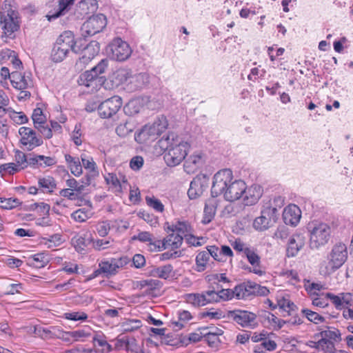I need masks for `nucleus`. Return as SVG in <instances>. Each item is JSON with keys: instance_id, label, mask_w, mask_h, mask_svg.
<instances>
[{"instance_id": "1", "label": "nucleus", "mask_w": 353, "mask_h": 353, "mask_svg": "<svg viewBox=\"0 0 353 353\" xmlns=\"http://www.w3.org/2000/svg\"><path fill=\"white\" fill-rule=\"evenodd\" d=\"M211 188L212 197L223 194L225 200L234 201L239 199L246 190L243 181L233 179L232 172L230 169H223L217 172L214 177Z\"/></svg>"}, {"instance_id": "2", "label": "nucleus", "mask_w": 353, "mask_h": 353, "mask_svg": "<svg viewBox=\"0 0 353 353\" xmlns=\"http://www.w3.org/2000/svg\"><path fill=\"white\" fill-rule=\"evenodd\" d=\"M158 145L164 150V160L170 167L180 164L185 159L190 149V144L174 133L161 139Z\"/></svg>"}, {"instance_id": "3", "label": "nucleus", "mask_w": 353, "mask_h": 353, "mask_svg": "<svg viewBox=\"0 0 353 353\" xmlns=\"http://www.w3.org/2000/svg\"><path fill=\"white\" fill-rule=\"evenodd\" d=\"M0 26L2 38H12L19 28V13L10 3L5 2L0 11Z\"/></svg>"}, {"instance_id": "4", "label": "nucleus", "mask_w": 353, "mask_h": 353, "mask_svg": "<svg viewBox=\"0 0 353 353\" xmlns=\"http://www.w3.org/2000/svg\"><path fill=\"white\" fill-rule=\"evenodd\" d=\"M329 261L321 265L320 272L326 276L330 275L343 265L347 258V247L344 243H336L329 254Z\"/></svg>"}, {"instance_id": "5", "label": "nucleus", "mask_w": 353, "mask_h": 353, "mask_svg": "<svg viewBox=\"0 0 353 353\" xmlns=\"http://www.w3.org/2000/svg\"><path fill=\"white\" fill-rule=\"evenodd\" d=\"M310 233V247L311 249H319L327 244L331 236V228L329 224L312 221L307 225Z\"/></svg>"}, {"instance_id": "6", "label": "nucleus", "mask_w": 353, "mask_h": 353, "mask_svg": "<svg viewBox=\"0 0 353 353\" xmlns=\"http://www.w3.org/2000/svg\"><path fill=\"white\" fill-rule=\"evenodd\" d=\"M167 122L165 118L158 119L152 124L145 125L141 131L135 135V140L143 143L155 140L166 128Z\"/></svg>"}, {"instance_id": "7", "label": "nucleus", "mask_w": 353, "mask_h": 353, "mask_svg": "<svg viewBox=\"0 0 353 353\" xmlns=\"http://www.w3.org/2000/svg\"><path fill=\"white\" fill-rule=\"evenodd\" d=\"M122 105L121 98L114 96L104 101L98 100L94 102L92 107L90 106V111H93L97 107L99 114L102 118H110L115 114Z\"/></svg>"}, {"instance_id": "8", "label": "nucleus", "mask_w": 353, "mask_h": 353, "mask_svg": "<svg viewBox=\"0 0 353 353\" xmlns=\"http://www.w3.org/2000/svg\"><path fill=\"white\" fill-rule=\"evenodd\" d=\"M106 52L112 59L123 61L130 57L132 49L127 42L116 38L108 46Z\"/></svg>"}, {"instance_id": "9", "label": "nucleus", "mask_w": 353, "mask_h": 353, "mask_svg": "<svg viewBox=\"0 0 353 353\" xmlns=\"http://www.w3.org/2000/svg\"><path fill=\"white\" fill-rule=\"evenodd\" d=\"M227 317L242 327L254 329L259 325L256 314L247 310L228 311Z\"/></svg>"}, {"instance_id": "10", "label": "nucleus", "mask_w": 353, "mask_h": 353, "mask_svg": "<svg viewBox=\"0 0 353 353\" xmlns=\"http://www.w3.org/2000/svg\"><path fill=\"white\" fill-rule=\"evenodd\" d=\"M210 184V178L206 174L197 175L190 183L188 191L190 199H194L200 196L208 189Z\"/></svg>"}, {"instance_id": "11", "label": "nucleus", "mask_w": 353, "mask_h": 353, "mask_svg": "<svg viewBox=\"0 0 353 353\" xmlns=\"http://www.w3.org/2000/svg\"><path fill=\"white\" fill-rule=\"evenodd\" d=\"M21 136V143L26 146L28 150H32L36 147L43 144V141L38 137L36 132L28 127H21L19 130Z\"/></svg>"}, {"instance_id": "12", "label": "nucleus", "mask_w": 353, "mask_h": 353, "mask_svg": "<svg viewBox=\"0 0 353 353\" xmlns=\"http://www.w3.org/2000/svg\"><path fill=\"white\" fill-rule=\"evenodd\" d=\"M277 210L274 207L268 205L261 210L260 216L256 217L253 223V227L259 231H264L270 227L271 219L276 213Z\"/></svg>"}, {"instance_id": "13", "label": "nucleus", "mask_w": 353, "mask_h": 353, "mask_svg": "<svg viewBox=\"0 0 353 353\" xmlns=\"http://www.w3.org/2000/svg\"><path fill=\"white\" fill-rule=\"evenodd\" d=\"M123 265L122 258L111 259L110 261H102L99 263V269L94 271L90 279L98 276L101 272L106 274L108 276L115 274L118 272V269Z\"/></svg>"}, {"instance_id": "14", "label": "nucleus", "mask_w": 353, "mask_h": 353, "mask_svg": "<svg viewBox=\"0 0 353 353\" xmlns=\"http://www.w3.org/2000/svg\"><path fill=\"white\" fill-rule=\"evenodd\" d=\"M305 244V237L302 234L292 235L288 241L287 247V256L294 257L303 249Z\"/></svg>"}, {"instance_id": "15", "label": "nucleus", "mask_w": 353, "mask_h": 353, "mask_svg": "<svg viewBox=\"0 0 353 353\" xmlns=\"http://www.w3.org/2000/svg\"><path fill=\"white\" fill-rule=\"evenodd\" d=\"M10 81L12 85L19 90H25L33 86L30 75L22 74L17 70H13L11 72Z\"/></svg>"}, {"instance_id": "16", "label": "nucleus", "mask_w": 353, "mask_h": 353, "mask_svg": "<svg viewBox=\"0 0 353 353\" xmlns=\"http://www.w3.org/2000/svg\"><path fill=\"white\" fill-rule=\"evenodd\" d=\"M301 217V212L296 205H289L285 208L283 212V219L286 225H296Z\"/></svg>"}, {"instance_id": "17", "label": "nucleus", "mask_w": 353, "mask_h": 353, "mask_svg": "<svg viewBox=\"0 0 353 353\" xmlns=\"http://www.w3.org/2000/svg\"><path fill=\"white\" fill-rule=\"evenodd\" d=\"M132 239L138 240L143 243H147L148 248L151 252L161 251L159 245L161 244V241L154 239L153 235L149 232H141L138 234L134 235L132 237Z\"/></svg>"}, {"instance_id": "18", "label": "nucleus", "mask_w": 353, "mask_h": 353, "mask_svg": "<svg viewBox=\"0 0 353 353\" xmlns=\"http://www.w3.org/2000/svg\"><path fill=\"white\" fill-rule=\"evenodd\" d=\"M243 201L245 205H252L255 204L262 196V189L259 185H254L243 192Z\"/></svg>"}, {"instance_id": "19", "label": "nucleus", "mask_w": 353, "mask_h": 353, "mask_svg": "<svg viewBox=\"0 0 353 353\" xmlns=\"http://www.w3.org/2000/svg\"><path fill=\"white\" fill-rule=\"evenodd\" d=\"M107 25V19L104 14H97L90 17V35L101 32Z\"/></svg>"}, {"instance_id": "20", "label": "nucleus", "mask_w": 353, "mask_h": 353, "mask_svg": "<svg viewBox=\"0 0 353 353\" xmlns=\"http://www.w3.org/2000/svg\"><path fill=\"white\" fill-rule=\"evenodd\" d=\"M183 238L179 234L172 232L169 234L163 241L159 247L161 250L170 248L172 250H176L181 247L183 243Z\"/></svg>"}, {"instance_id": "21", "label": "nucleus", "mask_w": 353, "mask_h": 353, "mask_svg": "<svg viewBox=\"0 0 353 353\" xmlns=\"http://www.w3.org/2000/svg\"><path fill=\"white\" fill-rule=\"evenodd\" d=\"M76 0H59L58 9L54 12H50L46 17L48 21L56 19L61 16L65 15L70 9Z\"/></svg>"}, {"instance_id": "22", "label": "nucleus", "mask_w": 353, "mask_h": 353, "mask_svg": "<svg viewBox=\"0 0 353 353\" xmlns=\"http://www.w3.org/2000/svg\"><path fill=\"white\" fill-rule=\"evenodd\" d=\"M253 283L248 282L240 284L234 288L235 297L237 299H248L254 295Z\"/></svg>"}, {"instance_id": "23", "label": "nucleus", "mask_w": 353, "mask_h": 353, "mask_svg": "<svg viewBox=\"0 0 353 353\" xmlns=\"http://www.w3.org/2000/svg\"><path fill=\"white\" fill-rule=\"evenodd\" d=\"M55 44L59 46L69 52L70 50L73 51L74 44V34L71 31H65L57 38Z\"/></svg>"}, {"instance_id": "24", "label": "nucleus", "mask_w": 353, "mask_h": 353, "mask_svg": "<svg viewBox=\"0 0 353 353\" xmlns=\"http://www.w3.org/2000/svg\"><path fill=\"white\" fill-rule=\"evenodd\" d=\"M203 164V157L200 153L190 155L184 163V170L188 173H194Z\"/></svg>"}, {"instance_id": "25", "label": "nucleus", "mask_w": 353, "mask_h": 353, "mask_svg": "<svg viewBox=\"0 0 353 353\" xmlns=\"http://www.w3.org/2000/svg\"><path fill=\"white\" fill-rule=\"evenodd\" d=\"M168 232H177L185 238L192 232V228L190 224L187 221H177L167 227Z\"/></svg>"}, {"instance_id": "26", "label": "nucleus", "mask_w": 353, "mask_h": 353, "mask_svg": "<svg viewBox=\"0 0 353 353\" xmlns=\"http://www.w3.org/2000/svg\"><path fill=\"white\" fill-rule=\"evenodd\" d=\"M88 28V26H86L85 23L83 25L81 28V37L77 41H74V44L73 46L74 52L79 53L85 50L88 48V41L87 39L88 35V30H87Z\"/></svg>"}, {"instance_id": "27", "label": "nucleus", "mask_w": 353, "mask_h": 353, "mask_svg": "<svg viewBox=\"0 0 353 353\" xmlns=\"http://www.w3.org/2000/svg\"><path fill=\"white\" fill-rule=\"evenodd\" d=\"M276 347V343L266 335L263 341L253 347V352L255 353H265L267 351L275 350Z\"/></svg>"}, {"instance_id": "28", "label": "nucleus", "mask_w": 353, "mask_h": 353, "mask_svg": "<svg viewBox=\"0 0 353 353\" xmlns=\"http://www.w3.org/2000/svg\"><path fill=\"white\" fill-rule=\"evenodd\" d=\"M92 343L94 352L108 353L112 350L110 345L103 339V335L101 333L97 334L92 337Z\"/></svg>"}, {"instance_id": "29", "label": "nucleus", "mask_w": 353, "mask_h": 353, "mask_svg": "<svg viewBox=\"0 0 353 353\" xmlns=\"http://www.w3.org/2000/svg\"><path fill=\"white\" fill-rule=\"evenodd\" d=\"M38 185L39 188L44 193H52L57 187L55 179L50 176L39 178Z\"/></svg>"}, {"instance_id": "30", "label": "nucleus", "mask_w": 353, "mask_h": 353, "mask_svg": "<svg viewBox=\"0 0 353 353\" xmlns=\"http://www.w3.org/2000/svg\"><path fill=\"white\" fill-rule=\"evenodd\" d=\"M217 207V202L214 199H209L204 208V216L202 222L205 224L209 223L215 215Z\"/></svg>"}, {"instance_id": "31", "label": "nucleus", "mask_w": 353, "mask_h": 353, "mask_svg": "<svg viewBox=\"0 0 353 353\" xmlns=\"http://www.w3.org/2000/svg\"><path fill=\"white\" fill-rule=\"evenodd\" d=\"M72 244L78 252L85 254L88 247L86 234L76 235L72 239Z\"/></svg>"}, {"instance_id": "32", "label": "nucleus", "mask_w": 353, "mask_h": 353, "mask_svg": "<svg viewBox=\"0 0 353 353\" xmlns=\"http://www.w3.org/2000/svg\"><path fill=\"white\" fill-rule=\"evenodd\" d=\"M223 333V330L216 328V332H203V337L211 347H216L220 343L219 336Z\"/></svg>"}, {"instance_id": "33", "label": "nucleus", "mask_w": 353, "mask_h": 353, "mask_svg": "<svg viewBox=\"0 0 353 353\" xmlns=\"http://www.w3.org/2000/svg\"><path fill=\"white\" fill-rule=\"evenodd\" d=\"M172 265L168 264L153 269L152 271V274L156 277L167 279L172 275Z\"/></svg>"}, {"instance_id": "34", "label": "nucleus", "mask_w": 353, "mask_h": 353, "mask_svg": "<svg viewBox=\"0 0 353 353\" xmlns=\"http://www.w3.org/2000/svg\"><path fill=\"white\" fill-rule=\"evenodd\" d=\"M108 67V60L105 59H102L97 65L92 68L90 70V76L92 77L90 79V87L92 85L96 79H94V77L97 76L98 72L99 74H102L104 72L105 69Z\"/></svg>"}, {"instance_id": "35", "label": "nucleus", "mask_w": 353, "mask_h": 353, "mask_svg": "<svg viewBox=\"0 0 353 353\" xmlns=\"http://www.w3.org/2000/svg\"><path fill=\"white\" fill-rule=\"evenodd\" d=\"M65 158L68 163L71 172L75 176L80 175L82 173V165H81L79 159H75L69 154H66Z\"/></svg>"}, {"instance_id": "36", "label": "nucleus", "mask_w": 353, "mask_h": 353, "mask_svg": "<svg viewBox=\"0 0 353 353\" xmlns=\"http://www.w3.org/2000/svg\"><path fill=\"white\" fill-rule=\"evenodd\" d=\"M187 303L192 304L195 307H201L205 305V296L203 293L188 294L185 296Z\"/></svg>"}, {"instance_id": "37", "label": "nucleus", "mask_w": 353, "mask_h": 353, "mask_svg": "<svg viewBox=\"0 0 353 353\" xmlns=\"http://www.w3.org/2000/svg\"><path fill=\"white\" fill-rule=\"evenodd\" d=\"M68 52L54 43L51 52V59L54 62H61L67 56Z\"/></svg>"}, {"instance_id": "38", "label": "nucleus", "mask_w": 353, "mask_h": 353, "mask_svg": "<svg viewBox=\"0 0 353 353\" xmlns=\"http://www.w3.org/2000/svg\"><path fill=\"white\" fill-rule=\"evenodd\" d=\"M210 258V253L206 251L199 252L196 256V263L198 268V271H203L205 268L207 262Z\"/></svg>"}, {"instance_id": "39", "label": "nucleus", "mask_w": 353, "mask_h": 353, "mask_svg": "<svg viewBox=\"0 0 353 353\" xmlns=\"http://www.w3.org/2000/svg\"><path fill=\"white\" fill-rule=\"evenodd\" d=\"M342 300H343V307L347 309L343 311V315L345 319H349L348 312L353 311V292H345Z\"/></svg>"}, {"instance_id": "40", "label": "nucleus", "mask_w": 353, "mask_h": 353, "mask_svg": "<svg viewBox=\"0 0 353 353\" xmlns=\"http://www.w3.org/2000/svg\"><path fill=\"white\" fill-rule=\"evenodd\" d=\"M128 73L123 69L117 70L111 76V81L116 85H119L121 83L126 81L128 79Z\"/></svg>"}, {"instance_id": "41", "label": "nucleus", "mask_w": 353, "mask_h": 353, "mask_svg": "<svg viewBox=\"0 0 353 353\" xmlns=\"http://www.w3.org/2000/svg\"><path fill=\"white\" fill-rule=\"evenodd\" d=\"M142 326V323L138 319H128L123 323L122 327L124 332H131L138 330Z\"/></svg>"}, {"instance_id": "42", "label": "nucleus", "mask_w": 353, "mask_h": 353, "mask_svg": "<svg viewBox=\"0 0 353 353\" xmlns=\"http://www.w3.org/2000/svg\"><path fill=\"white\" fill-rule=\"evenodd\" d=\"M6 113H8L10 118L18 125L26 123L28 121V117L23 112H17L8 108Z\"/></svg>"}, {"instance_id": "43", "label": "nucleus", "mask_w": 353, "mask_h": 353, "mask_svg": "<svg viewBox=\"0 0 353 353\" xmlns=\"http://www.w3.org/2000/svg\"><path fill=\"white\" fill-rule=\"evenodd\" d=\"M145 202L149 207L153 208L158 212H162L164 210V205L163 203L159 199L155 198L154 196H147L145 197Z\"/></svg>"}, {"instance_id": "44", "label": "nucleus", "mask_w": 353, "mask_h": 353, "mask_svg": "<svg viewBox=\"0 0 353 353\" xmlns=\"http://www.w3.org/2000/svg\"><path fill=\"white\" fill-rule=\"evenodd\" d=\"M278 306L283 311L287 312L289 315L290 312L294 310L296 305L290 299L286 298H281L277 301Z\"/></svg>"}, {"instance_id": "45", "label": "nucleus", "mask_w": 353, "mask_h": 353, "mask_svg": "<svg viewBox=\"0 0 353 353\" xmlns=\"http://www.w3.org/2000/svg\"><path fill=\"white\" fill-rule=\"evenodd\" d=\"M302 313L310 321L313 322L314 323L318 324L325 321L324 317L319 315L317 312H313L308 309L302 310Z\"/></svg>"}, {"instance_id": "46", "label": "nucleus", "mask_w": 353, "mask_h": 353, "mask_svg": "<svg viewBox=\"0 0 353 353\" xmlns=\"http://www.w3.org/2000/svg\"><path fill=\"white\" fill-rule=\"evenodd\" d=\"M29 261L30 264L36 268L44 267L46 263V260L43 253H39L32 256L29 258Z\"/></svg>"}, {"instance_id": "47", "label": "nucleus", "mask_w": 353, "mask_h": 353, "mask_svg": "<svg viewBox=\"0 0 353 353\" xmlns=\"http://www.w3.org/2000/svg\"><path fill=\"white\" fill-rule=\"evenodd\" d=\"M34 128L40 126L41 124H46V117L43 115L41 109L37 108L34 110L32 115Z\"/></svg>"}, {"instance_id": "48", "label": "nucleus", "mask_w": 353, "mask_h": 353, "mask_svg": "<svg viewBox=\"0 0 353 353\" xmlns=\"http://www.w3.org/2000/svg\"><path fill=\"white\" fill-rule=\"evenodd\" d=\"M319 345H320L319 351H323L325 353H334L336 350L334 343L326 339H321Z\"/></svg>"}, {"instance_id": "49", "label": "nucleus", "mask_w": 353, "mask_h": 353, "mask_svg": "<svg viewBox=\"0 0 353 353\" xmlns=\"http://www.w3.org/2000/svg\"><path fill=\"white\" fill-rule=\"evenodd\" d=\"M14 159L16 161V164L21 168V169L23 170L24 168L28 167V157L25 154L24 152L17 150L14 154Z\"/></svg>"}, {"instance_id": "50", "label": "nucleus", "mask_w": 353, "mask_h": 353, "mask_svg": "<svg viewBox=\"0 0 353 353\" xmlns=\"http://www.w3.org/2000/svg\"><path fill=\"white\" fill-rule=\"evenodd\" d=\"M20 204L19 201L17 199L13 198H0V205L4 209H12Z\"/></svg>"}, {"instance_id": "51", "label": "nucleus", "mask_w": 353, "mask_h": 353, "mask_svg": "<svg viewBox=\"0 0 353 353\" xmlns=\"http://www.w3.org/2000/svg\"><path fill=\"white\" fill-rule=\"evenodd\" d=\"M290 234V232L288 228L285 225H281V226H279L277 228L276 231L275 232L274 237L276 239H280L282 241H284L286 239H288V237L291 236Z\"/></svg>"}, {"instance_id": "52", "label": "nucleus", "mask_w": 353, "mask_h": 353, "mask_svg": "<svg viewBox=\"0 0 353 353\" xmlns=\"http://www.w3.org/2000/svg\"><path fill=\"white\" fill-rule=\"evenodd\" d=\"M72 218L77 222L83 223L88 219V214L85 208L76 210L72 214Z\"/></svg>"}, {"instance_id": "53", "label": "nucleus", "mask_w": 353, "mask_h": 353, "mask_svg": "<svg viewBox=\"0 0 353 353\" xmlns=\"http://www.w3.org/2000/svg\"><path fill=\"white\" fill-rule=\"evenodd\" d=\"M203 293L205 296V302L206 305L208 303L220 301V296L219 295V294L215 290H208L203 292Z\"/></svg>"}, {"instance_id": "54", "label": "nucleus", "mask_w": 353, "mask_h": 353, "mask_svg": "<svg viewBox=\"0 0 353 353\" xmlns=\"http://www.w3.org/2000/svg\"><path fill=\"white\" fill-rule=\"evenodd\" d=\"M232 246L236 252L243 253L244 254L248 252V250L251 249L247 243H245L239 239H236L232 243Z\"/></svg>"}, {"instance_id": "55", "label": "nucleus", "mask_w": 353, "mask_h": 353, "mask_svg": "<svg viewBox=\"0 0 353 353\" xmlns=\"http://www.w3.org/2000/svg\"><path fill=\"white\" fill-rule=\"evenodd\" d=\"M81 192H77L74 189L64 188L59 191V195L67 198L69 200L74 201L79 197Z\"/></svg>"}, {"instance_id": "56", "label": "nucleus", "mask_w": 353, "mask_h": 353, "mask_svg": "<svg viewBox=\"0 0 353 353\" xmlns=\"http://www.w3.org/2000/svg\"><path fill=\"white\" fill-rule=\"evenodd\" d=\"M21 170L20 167L14 163H5L0 165V173L5 171L10 174H13Z\"/></svg>"}, {"instance_id": "57", "label": "nucleus", "mask_w": 353, "mask_h": 353, "mask_svg": "<svg viewBox=\"0 0 353 353\" xmlns=\"http://www.w3.org/2000/svg\"><path fill=\"white\" fill-rule=\"evenodd\" d=\"M245 255L252 265L260 264V257L254 248H251L250 250H248V252Z\"/></svg>"}, {"instance_id": "58", "label": "nucleus", "mask_w": 353, "mask_h": 353, "mask_svg": "<svg viewBox=\"0 0 353 353\" xmlns=\"http://www.w3.org/2000/svg\"><path fill=\"white\" fill-rule=\"evenodd\" d=\"M344 294L345 292L340 293L338 295H334L332 293H326V297L331 300L336 307L339 308V307H343V300H342V297Z\"/></svg>"}, {"instance_id": "59", "label": "nucleus", "mask_w": 353, "mask_h": 353, "mask_svg": "<svg viewBox=\"0 0 353 353\" xmlns=\"http://www.w3.org/2000/svg\"><path fill=\"white\" fill-rule=\"evenodd\" d=\"M88 10V0H81L76 5L75 14L78 16H82L87 13Z\"/></svg>"}, {"instance_id": "60", "label": "nucleus", "mask_w": 353, "mask_h": 353, "mask_svg": "<svg viewBox=\"0 0 353 353\" xmlns=\"http://www.w3.org/2000/svg\"><path fill=\"white\" fill-rule=\"evenodd\" d=\"M105 179L108 184H111L114 188H116V191H121V185L118 178L113 174H109L108 176L105 177Z\"/></svg>"}, {"instance_id": "61", "label": "nucleus", "mask_w": 353, "mask_h": 353, "mask_svg": "<svg viewBox=\"0 0 353 353\" xmlns=\"http://www.w3.org/2000/svg\"><path fill=\"white\" fill-rule=\"evenodd\" d=\"M111 246V242L109 240L97 239L93 241V248L96 250H103Z\"/></svg>"}, {"instance_id": "62", "label": "nucleus", "mask_w": 353, "mask_h": 353, "mask_svg": "<svg viewBox=\"0 0 353 353\" xmlns=\"http://www.w3.org/2000/svg\"><path fill=\"white\" fill-rule=\"evenodd\" d=\"M38 158L40 160L39 167L46 168L52 166L56 163V160L53 157L40 155Z\"/></svg>"}, {"instance_id": "63", "label": "nucleus", "mask_w": 353, "mask_h": 353, "mask_svg": "<svg viewBox=\"0 0 353 353\" xmlns=\"http://www.w3.org/2000/svg\"><path fill=\"white\" fill-rule=\"evenodd\" d=\"M317 296V297L313 299L312 304L322 308L327 307L328 305V299L326 297V294L325 295L322 294L321 296Z\"/></svg>"}, {"instance_id": "64", "label": "nucleus", "mask_w": 353, "mask_h": 353, "mask_svg": "<svg viewBox=\"0 0 353 353\" xmlns=\"http://www.w3.org/2000/svg\"><path fill=\"white\" fill-rule=\"evenodd\" d=\"M35 128L40 132L45 139H50L52 137V129L46 123L37 126Z\"/></svg>"}]
</instances>
